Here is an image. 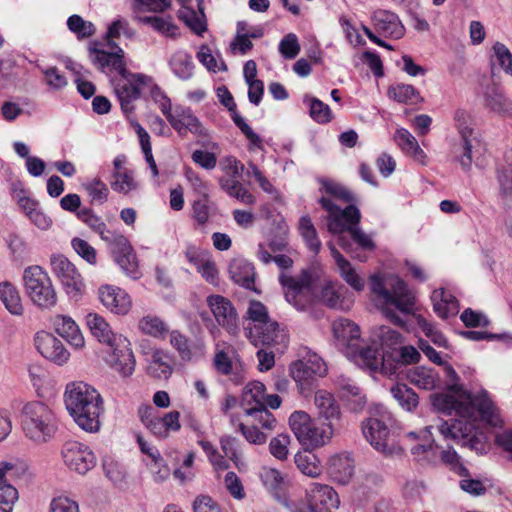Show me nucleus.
<instances>
[{
	"label": "nucleus",
	"mask_w": 512,
	"mask_h": 512,
	"mask_svg": "<svg viewBox=\"0 0 512 512\" xmlns=\"http://www.w3.org/2000/svg\"><path fill=\"white\" fill-rule=\"evenodd\" d=\"M362 432L366 440L384 456L392 457L402 454V448L382 420L368 418L362 423Z\"/></svg>",
	"instance_id": "12"
},
{
	"label": "nucleus",
	"mask_w": 512,
	"mask_h": 512,
	"mask_svg": "<svg viewBox=\"0 0 512 512\" xmlns=\"http://www.w3.org/2000/svg\"><path fill=\"white\" fill-rule=\"evenodd\" d=\"M289 426L299 443L306 449L327 444L333 436L331 423L317 426L304 411H295L289 417Z\"/></svg>",
	"instance_id": "9"
},
{
	"label": "nucleus",
	"mask_w": 512,
	"mask_h": 512,
	"mask_svg": "<svg viewBox=\"0 0 512 512\" xmlns=\"http://www.w3.org/2000/svg\"><path fill=\"white\" fill-rule=\"evenodd\" d=\"M335 338L342 344L352 346V341L360 337L359 327L349 319L339 318L332 324Z\"/></svg>",
	"instance_id": "34"
},
{
	"label": "nucleus",
	"mask_w": 512,
	"mask_h": 512,
	"mask_svg": "<svg viewBox=\"0 0 512 512\" xmlns=\"http://www.w3.org/2000/svg\"><path fill=\"white\" fill-rule=\"evenodd\" d=\"M169 63L174 74L180 79L188 80L192 77L194 64L191 56L186 52H175Z\"/></svg>",
	"instance_id": "42"
},
{
	"label": "nucleus",
	"mask_w": 512,
	"mask_h": 512,
	"mask_svg": "<svg viewBox=\"0 0 512 512\" xmlns=\"http://www.w3.org/2000/svg\"><path fill=\"white\" fill-rule=\"evenodd\" d=\"M229 274L236 284L255 290V268L252 263L242 258L234 259L229 265Z\"/></svg>",
	"instance_id": "26"
},
{
	"label": "nucleus",
	"mask_w": 512,
	"mask_h": 512,
	"mask_svg": "<svg viewBox=\"0 0 512 512\" xmlns=\"http://www.w3.org/2000/svg\"><path fill=\"white\" fill-rule=\"evenodd\" d=\"M247 318L252 322V326L257 324H264L270 319L266 306L260 301L253 300L249 303L247 312Z\"/></svg>",
	"instance_id": "62"
},
{
	"label": "nucleus",
	"mask_w": 512,
	"mask_h": 512,
	"mask_svg": "<svg viewBox=\"0 0 512 512\" xmlns=\"http://www.w3.org/2000/svg\"><path fill=\"white\" fill-rule=\"evenodd\" d=\"M85 190L91 198L93 204H103L108 199L109 190L100 179H93L84 185Z\"/></svg>",
	"instance_id": "57"
},
{
	"label": "nucleus",
	"mask_w": 512,
	"mask_h": 512,
	"mask_svg": "<svg viewBox=\"0 0 512 512\" xmlns=\"http://www.w3.org/2000/svg\"><path fill=\"white\" fill-rule=\"evenodd\" d=\"M134 21L138 22L139 24H142V28H150L153 30H156L158 32H171L173 29H176L174 27L172 18L170 16H134Z\"/></svg>",
	"instance_id": "48"
},
{
	"label": "nucleus",
	"mask_w": 512,
	"mask_h": 512,
	"mask_svg": "<svg viewBox=\"0 0 512 512\" xmlns=\"http://www.w3.org/2000/svg\"><path fill=\"white\" fill-rule=\"evenodd\" d=\"M430 429H436L445 440H453L471 450L479 451L483 448L481 440L474 433L473 425L468 421L452 420L450 423L443 421L436 426H430Z\"/></svg>",
	"instance_id": "14"
},
{
	"label": "nucleus",
	"mask_w": 512,
	"mask_h": 512,
	"mask_svg": "<svg viewBox=\"0 0 512 512\" xmlns=\"http://www.w3.org/2000/svg\"><path fill=\"white\" fill-rule=\"evenodd\" d=\"M99 299L101 303L111 312L124 315L131 308V299L122 289L104 285L99 288Z\"/></svg>",
	"instance_id": "21"
},
{
	"label": "nucleus",
	"mask_w": 512,
	"mask_h": 512,
	"mask_svg": "<svg viewBox=\"0 0 512 512\" xmlns=\"http://www.w3.org/2000/svg\"><path fill=\"white\" fill-rule=\"evenodd\" d=\"M86 325L91 334L101 343L111 346L120 335H116L109 323L97 313H89L86 316Z\"/></svg>",
	"instance_id": "27"
},
{
	"label": "nucleus",
	"mask_w": 512,
	"mask_h": 512,
	"mask_svg": "<svg viewBox=\"0 0 512 512\" xmlns=\"http://www.w3.org/2000/svg\"><path fill=\"white\" fill-rule=\"evenodd\" d=\"M220 186L229 196L246 205H253L256 201V198L237 179L221 178Z\"/></svg>",
	"instance_id": "39"
},
{
	"label": "nucleus",
	"mask_w": 512,
	"mask_h": 512,
	"mask_svg": "<svg viewBox=\"0 0 512 512\" xmlns=\"http://www.w3.org/2000/svg\"><path fill=\"white\" fill-rule=\"evenodd\" d=\"M309 502L319 512H333L339 507L340 500L337 492L329 485L312 483L307 489Z\"/></svg>",
	"instance_id": "20"
},
{
	"label": "nucleus",
	"mask_w": 512,
	"mask_h": 512,
	"mask_svg": "<svg viewBox=\"0 0 512 512\" xmlns=\"http://www.w3.org/2000/svg\"><path fill=\"white\" fill-rule=\"evenodd\" d=\"M44 81L52 90H61L68 84L67 78L56 67L42 70Z\"/></svg>",
	"instance_id": "64"
},
{
	"label": "nucleus",
	"mask_w": 512,
	"mask_h": 512,
	"mask_svg": "<svg viewBox=\"0 0 512 512\" xmlns=\"http://www.w3.org/2000/svg\"><path fill=\"white\" fill-rule=\"evenodd\" d=\"M390 391L398 404L408 412L415 410L419 404L418 395L405 384H396Z\"/></svg>",
	"instance_id": "40"
},
{
	"label": "nucleus",
	"mask_w": 512,
	"mask_h": 512,
	"mask_svg": "<svg viewBox=\"0 0 512 512\" xmlns=\"http://www.w3.org/2000/svg\"><path fill=\"white\" fill-rule=\"evenodd\" d=\"M265 386L263 383L254 381L248 383L242 394V405L244 408L264 406Z\"/></svg>",
	"instance_id": "43"
},
{
	"label": "nucleus",
	"mask_w": 512,
	"mask_h": 512,
	"mask_svg": "<svg viewBox=\"0 0 512 512\" xmlns=\"http://www.w3.org/2000/svg\"><path fill=\"white\" fill-rule=\"evenodd\" d=\"M179 418L178 411H170L164 416L156 415L145 427L156 437L166 438L170 432H177L181 428Z\"/></svg>",
	"instance_id": "24"
},
{
	"label": "nucleus",
	"mask_w": 512,
	"mask_h": 512,
	"mask_svg": "<svg viewBox=\"0 0 512 512\" xmlns=\"http://www.w3.org/2000/svg\"><path fill=\"white\" fill-rule=\"evenodd\" d=\"M493 63H497L507 74L512 75V54L502 43L496 42L493 46Z\"/></svg>",
	"instance_id": "58"
},
{
	"label": "nucleus",
	"mask_w": 512,
	"mask_h": 512,
	"mask_svg": "<svg viewBox=\"0 0 512 512\" xmlns=\"http://www.w3.org/2000/svg\"><path fill=\"white\" fill-rule=\"evenodd\" d=\"M319 204L328 212L327 227L332 234H340L348 231L352 239L363 249H373L372 239L357 227L361 214L355 205H348L341 209L330 198L321 197Z\"/></svg>",
	"instance_id": "5"
},
{
	"label": "nucleus",
	"mask_w": 512,
	"mask_h": 512,
	"mask_svg": "<svg viewBox=\"0 0 512 512\" xmlns=\"http://www.w3.org/2000/svg\"><path fill=\"white\" fill-rule=\"evenodd\" d=\"M398 359L390 362V367L395 369V374L397 373V369L402 364H412L417 363L420 360L419 351L413 346H402L398 352Z\"/></svg>",
	"instance_id": "63"
},
{
	"label": "nucleus",
	"mask_w": 512,
	"mask_h": 512,
	"mask_svg": "<svg viewBox=\"0 0 512 512\" xmlns=\"http://www.w3.org/2000/svg\"><path fill=\"white\" fill-rule=\"evenodd\" d=\"M230 112L234 124L246 136L250 144L254 147L262 149V139L260 136L252 130V128L245 122L244 118L238 114L236 109Z\"/></svg>",
	"instance_id": "61"
},
{
	"label": "nucleus",
	"mask_w": 512,
	"mask_h": 512,
	"mask_svg": "<svg viewBox=\"0 0 512 512\" xmlns=\"http://www.w3.org/2000/svg\"><path fill=\"white\" fill-rule=\"evenodd\" d=\"M373 26L376 31L398 32L404 29L399 17L388 10H376L371 17Z\"/></svg>",
	"instance_id": "35"
},
{
	"label": "nucleus",
	"mask_w": 512,
	"mask_h": 512,
	"mask_svg": "<svg viewBox=\"0 0 512 512\" xmlns=\"http://www.w3.org/2000/svg\"><path fill=\"white\" fill-rule=\"evenodd\" d=\"M22 429L28 439L36 444H44L54 437L57 420L53 411L43 402H29L22 410Z\"/></svg>",
	"instance_id": "7"
},
{
	"label": "nucleus",
	"mask_w": 512,
	"mask_h": 512,
	"mask_svg": "<svg viewBox=\"0 0 512 512\" xmlns=\"http://www.w3.org/2000/svg\"><path fill=\"white\" fill-rule=\"evenodd\" d=\"M290 374L298 383L301 393H305L312 388L314 377H316L309 371L306 362L303 360H298L290 366Z\"/></svg>",
	"instance_id": "45"
},
{
	"label": "nucleus",
	"mask_w": 512,
	"mask_h": 512,
	"mask_svg": "<svg viewBox=\"0 0 512 512\" xmlns=\"http://www.w3.org/2000/svg\"><path fill=\"white\" fill-rule=\"evenodd\" d=\"M485 105L496 113H507L512 109L511 102L495 85L488 86L485 94Z\"/></svg>",
	"instance_id": "41"
},
{
	"label": "nucleus",
	"mask_w": 512,
	"mask_h": 512,
	"mask_svg": "<svg viewBox=\"0 0 512 512\" xmlns=\"http://www.w3.org/2000/svg\"><path fill=\"white\" fill-rule=\"evenodd\" d=\"M11 481L5 477L0 480V511L12 512L13 506L18 499V491L11 484L6 483Z\"/></svg>",
	"instance_id": "54"
},
{
	"label": "nucleus",
	"mask_w": 512,
	"mask_h": 512,
	"mask_svg": "<svg viewBox=\"0 0 512 512\" xmlns=\"http://www.w3.org/2000/svg\"><path fill=\"white\" fill-rule=\"evenodd\" d=\"M496 174L504 205L512 209V163L499 165Z\"/></svg>",
	"instance_id": "38"
},
{
	"label": "nucleus",
	"mask_w": 512,
	"mask_h": 512,
	"mask_svg": "<svg viewBox=\"0 0 512 512\" xmlns=\"http://www.w3.org/2000/svg\"><path fill=\"white\" fill-rule=\"evenodd\" d=\"M112 178L110 182L111 188L119 193L127 194L137 186L132 172L129 170L122 173H113Z\"/></svg>",
	"instance_id": "56"
},
{
	"label": "nucleus",
	"mask_w": 512,
	"mask_h": 512,
	"mask_svg": "<svg viewBox=\"0 0 512 512\" xmlns=\"http://www.w3.org/2000/svg\"><path fill=\"white\" fill-rule=\"evenodd\" d=\"M406 377L408 381L420 389L432 390L440 384V377L433 368L424 366L408 370Z\"/></svg>",
	"instance_id": "31"
},
{
	"label": "nucleus",
	"mask_w": 512,
	"mask_h": 512,
	"mask_svg": "<svg viewBox=\"0 0 512 512\" xmlns=\"http://www.w3.org/2000/svg\"><path fill=\"white\" fill-rule=\"evenodd\" d=\"M64 464L72 471L86 474L96 464V458L90 448L77 441L66 442L61 450Z\"/></svg>",
	"instance_id": "16"
},
{
	"label": "nucleus",
	"mask_w": 512,
	"mask_h": 512,
	"mask_svg": "<svg viewBox=\"0 0 512 512\" xmlns=\"http://www.w3.org/2000/svg\"><path fill=\"white\" fill-rule=\"evenodd\" d=\"M106 44L98 47L97 44L89 46L90 54H94L93 61L102 69L112 67L121 79L115 85V93L119 99L122 111L128 115L134 111V101L139 99L140 86L146 85L148 77L131 73L126 69L124 51L114 42L120 34H105Z\"/></svg>",
	"instance_id": "1"
},
{
	"label": "nucleus",
	"mask_w": 512,
	"mask_h": 512,
	"mask_svg": "<svg viewBox=\"0 0 512 512\" xmlns=\"http://www.w3.org/2000/svg\"><path fill=\"white\" fill-rule=\"evenodd\" d=\"M370 289L385 316L395 325L405 327V321L392 308L404 314L412 313L415 297L406 283L396 276L382 278L379 275H372Z\"/></svg>",
	"instance_id": "4"
},
{
	"label": "nucleus",
	"mask_w": 512,
	"mask_h": 512,
	"mask_svg": "<svg viewBox=\"0 0 512 512\" xmlns=\"http://www.w3.org/2000/svg\"><path fill=\"white\" fill-rule=\"evenodd\" d=\"M198 1V11L182 5L183 10L180 11V18L184 21L192 32H206V17L203 11V0Z\"/></svg>",
	"instance_id": "37"
},
{
	"label": "nucleus",
	"mask_w": 512,
	"mask_h": 512,
	"mask_svg": "<svg viewBox=\"0 0 512 512\" xmlns=\"http://www.w3.org/2000/svg\"><path fill=\"white\" fill-rule=\"evenodd\" d=\"M315 404L318 407L320 413L326 419H332L338 417L339 406L336 404L331 393L320 390L315 394Z\"/></svg>",
	"instance_id": "50"
},
{
	"label": "nucleus",
	"mask_w": 512,
	"mask_h": 512,
	"mask_svg": "<svg viewBox=\"0 0 512 512\" xmlns=\"http://www.w3.org/2000/svg\"><path fill=\"white\" fill-rule=\"evenodd\" d=\"M207 304L216 321L229 334L238 333V315L231 301L221 295H212L207 298Z\"/></svg>",
	"instance_id": "17"
},
{
	"label": "nucleus",
	"mask_w": 512,
	"mask_h": 512,
	"mask_svg": "<svg viewBox=\"0 0 512 512\" xmlns=\"http://www.w3.org/2000/svg\"><path fill=\"white\" fill-rule=\"evenodd\" d=\"M417 325L435 345L438 347H447L445 336L439 331L434 324L426 320L422 315L416 316Z\"/></svg>",
	"instance_id": "55"
},
{
	"label": "nucleus",
	"mask_w": 512,
	"mask_h": 512,
	"mask_svg": "<svg viewBox=\"0 0 512 512\" xmlns=\"http://www.w3.org/2000/svg\"><path fill=\"white\" fill-rule=\"evenodd\" d=\"M304 102L309 105V114L315 122L326 124L332 120L333 115L330 107L321 100L306 96Z\"/></svg>",
	"instance_id": "47"
},
{
	"label": "nucleus",
	"mask_w": 512,
	"mask_h": 512,
	"mask_svg": "<svg viewBox=\"0 0 512 512\" xmlns=\"http://www.w3.org/2000/svg\"><path fill=\"white\" fill-rule=\"evenodd\" d=\"M297 468L306 476L317 478L322 474V466L316 455L310 452H299L295 455Z\"/></svg>",
	"instance_id": "44"
},
{
	"label": "nucleus",
	"mask_w": 512,
	"mask_h": 512,
	"mask_svg": "<svg viewBox=\"0 0 512 512\" xmlns=\"http://www.w3.org/2000/svg\"><path fill=\"white\" fill-rule=\"evenodd\" d=\"M356 362L371 371L380 370L389 376L395 374V369L390 367L389 357L381 353L377 347L367 346L359 349Z\"/></svg>",
	"instance_id": "22"
},
{
	"label": "nucleus",
	"mask_w": 512,
	"mask_h": 512,
	"mask_svg": "<svg viewBox=\"0 0 512 512\" xmlns=\"http://www.w3.org/2000/svg\"><path fill=\"white\" fill-rule=\"evenodd\" d=\"M286 300L298 310H305L315 300V277L312 271L304 269L299 276L285 272L279 275Z\"/></svg>",
	"instance_id": "10"
},
{
	"label": "nucleus",
	"mask_w": 512,
	"mask_h": 512,
	"mask_svg": "<svg viewBox=\"0 0 512 512\" xmlns=\"http://www.w3.org/2000/svg\"><path fill=\"white\" fill-rule=\"evenodd\" d=\"M455 127L460 140L453 146V154L465 172L471 170L472 164L478 165V159L483 151V145L477 131L473 128L471 115L464 109L454 113Z\"/></svg>",
	"instance_id": "6"
},
{
	"label": "nucleus",
	"mask_w": 512,
	"mask_h": 512,
	"mask_svg": "<svg viewBox=\"0 0 512 512\" xmlns=\"http://www.w3.org/2000/svg\"><path fill=\"white\" fill-rule=\"evenodd\" d=\"M246 414L251 416L265 429L272 430L275 427L276 419L264 406L246 408Z\"/></svg>",
	"instance_id": "59"
},
{
	"label": "nucleus",
	"mask_w": 512,
	"mask_h": 512,
	"mask_svg": "<svg viewBox=\"0 0 512 512\" xmlns=\"http://www.w3.org/2000/svg\"><path fill=\"white\" fill-rule=\"evenodd\" d=\"M230 112L234 124L246 136L250 144L254 147L262 149V139L260 136L252 130V128L245 122L244 118L238 114L236 109Z\"/></svg>",
	"instance_id": "60"
},
{
	"label": "nucleus",
	"mask_w": 512,
	"mask_h": 512,
	"mask_svg": "<svg viewBox=\"0 0 512 512\" xmlns=\"http://www.w3.org/2000/svg\"><path fill=\"white\" fill-rule=\"evenodd\" d=\"M387 94L389 98L399 103L414 104L417 103L420 99L419 92L412 85L408 84H397L390 86L388 88Z\"/></svg>",
	"instance_id": "46"
},
{
	"label": "nucleus",
	"mask_w": 512,
	"mask_h": 512,
	"mask_svg": "<svg viewBox=\"0 0 512 512\" xmlns=\"http://www.w3.org/2000/svg\"><path fill=\"white\" fill-rule=\"evenodd\" d=\"M107 348L105 356L107 364L123 377L132 375L136 361L130 341L123 336H119L116 342Z\"/></svg>",
	"instance_id": "15"
},
{
	"label": "nucleus",
	"mask_w": 512,
	"mask_h": 512,
	"mask_svg": "<svg viewBox=\"0 0 512 512\" xmlns=\"http://www.w3.org/2000/svg\"><path fill=\"white\" fill-rule=\"evenodd\" d=\"M115 262L129 276L137 278L138 262L128 239L119 234L108 244Z\"/></svg>",
	"instance_id": "18"
},
{
	"label": "nucleus",
	"mask_w": 512,
	"mask_h": 512,
	"mask_svg": "<svg viewBox=\"0 0 512 512\" xmlns=\"http://www.w3.org/2000/svg\"><path fill=\"white\" fill-rule=\"evenodd\" d=\"M342 288V286L336 288V286L331 283L325 285L321 289L319 301L333 309L347 308L348 306L346 305L344 299L342 298V294L340 293V289Z\"/></svg>",
	"instance_id": "49"
},
{
	"label": "nucleus",
	"mask_w": 512,
	"mask_h": 512,
	"mask_svg": "<svg viewBox=\"0 0 512 512\" xmlns=\"http://www.w3.org/2000/svg\"><path fill=\"white\" fill-rule=\"evenodd\" d=\"M320 183L322 185L321 191H324L331 197L345 203L356 201L355 196L345 186L327 179L320 180Z\"/></svg>",
	"instance_id": "52"
},
{
	"label": "nucleus",
	"mask_w": 512,
	"mask_h": 512,
	"mask_svg": "<svg viewBox=\"0 0 512 512\" xmlns=\"http://www.w3.org/2000/svg\"><path fill=\"white\" fill-rule=\"evenodd\" d=\"M23 283L26 295L41 310L54 308L58 301L56 289L48 273L40 266H29L24 270Z\"/></svg>",
	"instance_id": "8"
},
{
	"label": "nucleus",
	"mask_w": 512,
	"mask_h": 512,
	"mask_svg": "<svg viewBox=\"0 0 512 512\" xmlns=\"http://www.w3.org/2000/svg\"><path fill=\"white\" fill-rule=\"evenodd\" d=\"M245 330L247 338L255 347H276L277 351H282L287 346V334L274 320L247 327Z\"/></svg>",
	"instance_id": "13"
},
{
	"label": "nucleus",
	"mask_w": 512,
	"mask_h": 512,
	"mask_svg": "<svg viewBox=\"0 0 512 512\" xmlns=\"http://www.w3.org/2000/svg\"><path fill=\"white\" fill-rule=\"evenodd\" d=\"M354 460L348 454H337L328 462V473L331 478L341 484H347L354 474Z\"/></svg>",
	"instance_id": "23"
},
{
	"label": "nucleus",
	"mask_w": 512,
	"mask_h": 512,
	"mask_svg": "<svg viewBox=\"0 0 512 512\" xmlns=\"http://www.w3.org/2000/svg\"><path fill=\"white\" fill-rule=\"evenodd\" d=\"M336 383L342 393V397L349 403L350 408L355 412L362 410L366 403V398L361 394V390L355 382L341 375L337 378Z\"/></svg>",
	"instance_id": "29"
},
{
	"label": "nucleus",
	"mask_w": 512,
	"mask_h": 512,
	"mask_svg": "<svg viewBox=\"0 0 512 512\" xmlns=\"http://www.w3.org/2000/svg\"><path fill=\"white\" fill-rule=\"evenodd\" d=\"M431 402L435 409L449 415L455 413L466 420L476 419L479 415L492 426L502 424L498 409L485 391L472 396L461 388L451 387L447 392L433 394Z\"/></svg>",
	"instance_id": "2"
},
{
	"label": "nucleus",
	"mask_w": 512,
	"mask_h": 512,
	"mask_svg": "<svg viewBox=\"0 0 512 512\" xmlns=\"http://www.w3.org/2000/svg\"><path fill=\"white\" fill-rule=\"evenodd\" d=\"M50 266L68 297L78 301L85 291V283L76 266L62 254L51 255Z\"/></svg>",
	"instance_id": "11"
},
{
	"label": "nucleus",
	"mask_w": 512,
	"mask_h": 512,
	"mask_svg": "<svg viewBox=\"0 0 512 512\" xmlns=\"http://www.w3.org/2000/svg\"><path fill=\"white\" fill-rule=\"evenodd\" d=\"M64 401L67 411L81 429L90 433L99 431L104 404L95 388L82 381L69 383L66 386Z\"/></svg>",
	"instance_id": "3"
},
{
	"label": "nucleus",
	"mask_w": 512,
	"mask_h": 512,
	"mask_svg": "<svg viewBox=\"0 0 512 512\" xmlns=\"http://www.w3.org/2000/svg\"><path fill=\"white\" fill-rule=\"evenodd\" d=\"M329 247L340 276L353 289L362 291L365 287L364 280L359 276L351 263L332 244H329Z\"/></svg>",
	"instance_id": "25"
},
{
	"label": "nucleus",
	"mask_w": 512,
	"mask_h": 512,
	"mask_svg": "<svg viewBox=\"0 0 512 512\" xmlns=\"http://www.w3.org/2000/svg\"><path fill=\"white\" fill-rule=\"evenodd\" d=\"M35 346L43 357L59 365L65 363L69 358V352L64 348L62 342L51 333H37Z\"/></svg>",
	"instance_id": "19"
},
{
	"label": "nucleus",
	"mask_w": 512,
	"mask_h": 512,
	"mask_svg": "<svg viewBox=\"0 0 512 512\" xmlns=\"http://www.w3.org/2000/svg\"><path fill=\"white\" fill-rule=\"evenodd\" d=\"M77 218L99 234L100 238L107 244L119 235L118 233L107 230L106 224L102 219L89 208L80 209V211L77 212Z\"/></svg>",
	"instance_id": "33"
},
{
	"label": "nucleus",
	"mask_w": 512,
	"mask_h": 512,
	"mask_svg": "<svg viewBox=\"0 0 512 512\" xmlns=\"http://www.w3.org/2000/svg\"><path fill=\"white\" fill-rule=\"evenodd\" d=\"M435 313L442 319L454 316L458 313V301L444 289L435 290L431 295Z\"/></svg>",
	"instance_id": "30"
},
{
	"label": "nucleus",
	"mask_w": 512,
	"mask_h": 512,
	"mask_svg": "<svg viewBox=\"0 0 512 512\" xmlns=\"http://www.w3.org/2000/svg\"><path fill=\"white\" fill-rule=\"evenodd\" d=\"M54 327L56 332L65 338L70 345L75 348H82L84 346V337L81 334L78 325L75 321L63 315H57L54 318Z\"/></svg>",
	"instance_id": "28"
},
{
	"label": "nucleus",
	"mask_w": 512,
	"mask_h": 512,
	"mask_svg": "<svg viewBox=\"0 0 512 512\" xmlns=\"http://www.w3.org/2000/svg\"><path fill=\"white\" fill-rule=\"evenodd\" d=\"M299 231L309 249L314 253H318L321 248V242L309 216H302L300 218Z\"/></svg>",
	"instance_id": "51"
},
{
	"label": "nucleus",
	"mask_w": 512,
	"mask_h": 512,
	"mask_svg": "<svg viewBox=\"0 0 512 512\" xmlns=\"http://www.w3.org/2000/svg\"><path fill=\"white\" fill-rule=\"evenodd\" d=\"M139 329L150 336L162 337L168 332V327L163 320L157 316L147 315L138 324Z\"/></svg>",
	"instance_id": "53"
},
{
	"label": "nucleus",
	"mask_w": 512,
	"mask_h": 512,
	"mask_svg": "<svg viewBox=\"0 0 512 512\" xmlns=\"http://www.w3.org/2000/svg\"><path fill=\"white\" fill-rule=\"evenodd\" d=\"M0 300L13 315L23 314V305L17 288L10 282L0 283Z\"/></svg>",
	"instance_id": "36"
},
{
	"label": "nucleus",
	"mask_w": 512,
	"mask_h": 512,
	"mask_svg": "<svg viewBox=\"0 0 512 512\" xmlns=\"http://www.w3.org/2000/svg\"><path fill=\"white\" fill-rule=\"evenodd\" d=\"M171 363V358L166 352L155 350L151 353L147 373L155 379L166 380L173 371Z\"/></svg>",
	"instance_id": "32"
}]
</instances>
